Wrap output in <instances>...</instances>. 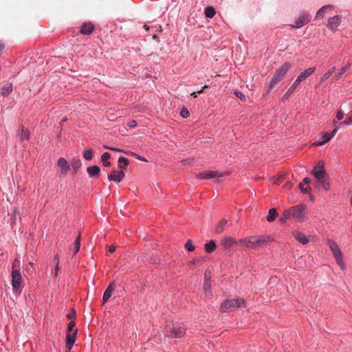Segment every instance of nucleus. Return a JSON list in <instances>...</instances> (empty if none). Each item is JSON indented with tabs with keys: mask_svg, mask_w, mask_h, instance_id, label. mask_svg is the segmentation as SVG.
I'll list each match as a JSON object with an SVG mask.
<instances>
[{
	"mask_svg": "<svg viewBox=\"0 0 352 352\" xmlns=\"http://www.w3.org/2000/svg\"><path fill=\"white\" fill-rule=\"evenodd\" d=\"M137 125V122L135 120H131L128 122V126L130 128H133Z\"/></svg>",
	"mask_w": 352,
	"mask_h": 352,
	"instance_id": "nucleus-48",
	"label": "nucleus"
},
{
	"mask_svg": "<svg viewBox=\"0 0 352 352\" xmlns=\"http://www.w3.org/2000/svg\"><path fill=\"white\" fill-rule=\"evenodd\" d=\"M185 248L189 251V252H192L195 250V246L192 244V242L190 240H188L186 244H185Z\"/></svg>",
	"mask_w": 352,
	"mask_h": 352,
	"instance_id": "nucleus-42",
	"label": "nucleus"
},
{
	"mask_svg": "<svg viewBox=\"0 0 352 352\" xmlns=\"http://www.w3.org/2000/svg\"><path fill=\"white\" fill-rule=\"evenodd\" d=\"M328 244H329L331 251L332 252V253L334 256V258L340 256L342 255V252H341L338 244L336 243V242H335L332 239H329Z\"/></svg>",
	"mask_w": 352,
	"mask_h": 352,
	"instance_id": "nucleus-16",
	"label": "nucleus"
},
{
	"mask_svg": "<svg viewBox=\"0 0 352 352\" xmlns=\"http://www.w3.org/2000/svg\"><path fill=\"white\" fill-rule=\"evenodd\" d=\"M335 69H336L335 67H333L331 69H329L327 72H325L321 78V81L324 82L326 80H327L331 76V74L333 73V72L335 71Z\"/></svg>",
	"mask_w": 352,
	"mask_h": 352,
	"instance_id": "nucleus-37",
	"label": "nucleus"
},
{
	"mask_svg": "<svg viewBox=\"0 0 352 352\" xmlns=\"http://www.w3.org/2000/svg\"><path fill=\"white\" fill-rule=\"evenodd\" d=\"M295 236L296 239L303 245H305L309 242L307 237L302 233L298 232Z\"/></svg>",
	"mask_w": 352,
	"mask_h": 352,
	"instance_id": "nucleus-33",
	"label": "nucleus"
},
{
	"mask_svg": "<svg viewBox=\"0 0 352 352\" xmlns=\"http://www.w3.org/2000/svg\"><path fill=\"white\" fill-rule=\"evenodd\" d=\"M16 261L12 264V286L14 289H18L21 287L22 283V276L19 270L16 269Z\"/></svg>",
	"mask_w": 352,
	"mask_h": 352,
	"instance_id": "nucleus-4",
	"label": "nucleus"
},
{
	"mask_svg": "<svg viewBox=\"0 0 352 352\" xmlns=\"http://www.w3.org/2000/svg\"><path fill=\"white\" fill-rule=\"evenodd\" d=\"M33 265H34V263L32 262H30L28 263V266L26 267L25 268V271L29 274H32L33 273V270H32V268H33Z\"/></svg>",
	"mask_w": 352,
	"mask_h": 352,
	"instance_id": "nucleus-45",
	"label": "nucleus"
},
{
	"mask_svg": "<svg viewBox=\"0 0 352 352\" xmlns=\"http://www.w3.org/2000/svg\"><path fill=\"white\" fill-rule=\"evenodd\" d=\"M82 162L80 160L76 159L73 160L71 163L72 170L74 173H76L77 171L80 168Z\"/></svg>",
	"mask_w": 352,
	"mask_h": 352,
	"instance_id": "nucleus-23",
	"label": "nucleus"
},
{
	"mask_svg": "<svg viewBox=\"0 0 352 352\" xmlns=\"http://www.w3.org/2000/svg\"><path fill=\"white\" fill-rule=\"evenodd\" d=\"M298 85L299 84L295 80L283 96V100H285L290 94H292Z\"/></svg>",
	"mask_w": 352,
	"mask_h": 352,
	"instance_id": "nucleus-30",
	"label": "nucleus"
},
{
	"mask_svg": "<svg viewBox=\"0 0 352 352\" xmlns=\"http://www.w3.org/2000/svg\"><path fill=\"white\" fill-rule=\"evenodd\" d=\"M207 87L206 85L204 86V87H203L200 90H199L197 92H198V93H201V92L203 91L204 88H205V87Z\"/></svg>",
	"mask_w": 352,
	"mask_h": 352,
	"instance_id": "nucleus-61",
	"label": "nucleus"
},
{
	"mask_svg": "<svg viewBox=\"0 0 352 352\" xmlns=\"http://www.w3.org/2000/svg\"><path fill=\"white\" fill-rule=\"evenodd\" d=\"M118 163L120 164L122 163L124 164V168L126 166L129 165V161L127 158L124 157H122V156H120L119 158H118Z\"/></svg>",
	"mask_w": 352,
	"mask_h": 352,
	"instance_id": "nucleus-40",
	"label": "nucleus"
},
{
	"mask_svg": "<svg viewBox=\"0 0 352 352\" xmlns=\"http://www.w3.org/2000/svg\"><path fill=\"white\" fill-rule=\"evenodd\" d=\"M54 261H56V266L54 271V275L55 277L58 276V273L59 271V267H58V256L56 255L54 256Z\"/></svg>",
	"mask_w": 352,
	"mask_h": 352,
	"instance_id": "nucleus-41",
	"label": "nucleus"
},
{
	"mask_svg": "<svg viewBox=\"0 0 352 352\" xmlns=\"http://www.w3.org/2000/svg\"><path fill=\"white\" fill-rule=\"evenodd\" d=\"M340 124H344V125H351L352 124V121L349 120V121H347V120H344L342 122H341Z\"/></svg>",
	"mask_w": 352,
	"mask_h": 352,
	"instance_id": "nucleus-53",
	"label": "nucleus"
},
{
	"mask_svg": "<svg viewBox=\"0 0 352 352\" xmlns=\"http://www.w3.org/2000/svg\"><path fill=\"white\" fill-rule=\"evenodd\" d=\"M75 325H76L75 322L73 320H71L68 323V325H67V333H73L74 329H76V328H75Z\"/></svg>",
	"mask_w": 352,
	"mask_h": 352,
	"instance_id": "nucleus-39",
	"label": "nucleus"
},
{
	"mask_svg": "<svg viewBox=\"0 0 352 352\" xmlns=\"http://www.w3.org/2000/svg\"><path fill=\"white\" fill-rule=\"evenodd\" d=\"M4 44L0 41V52L4 49Z\"/></svg>",
	"mask_w": 352,
	"mask_h": 352,
	"instance_id": "nucleus-57",
	"label": "nucleus"
},
{
	"mask_svg": "<svg viewBox=\"0 0 352 352\" xmlns=\"http://www.w3.org/2000/svg\"><path fill=\"white\" fill-rule=\"evenodd\" d=\"M299 188H300V191L303 193H307L308 192V188H304L302 184H300Z\"/></svg>",
	"mask_w": 352,
	"mask_h": 352,
	"instance_id": "nucleus-51",
	"label": "nucleus"
},
{
	"mask_svg": "<svg viewBox=\"0 0 352 352\" xmlns=\"http://www.w3.org/2000/svg\"><path fill=\"white\" fill-rule=\"evenodd\" d=\"M217 248L216 243L213 240H210L208 243L204 245L205 251L208 253H210L214 251Z\"/></svg>",
	"mask_w": 352,
	"mask_h": 352,
	"instance_id": "nucleus-26",
	"label": "nucleus"
},
{
	"mask_svg": "<svg viewBox=\"0 0 352 352\" xmlns=\"http://www.w3.org/2000/svg\"><path fill=\"white\" fill-rule=\"evenodd\" d=\"M233 243L234 239L231 237L226 238L222 241V245L226 249L231 248Z\"/></svg>",
	"mask_w": 352,
	"mask_h": 352,
	"instance_id": "nucleus-34",
	"label": "nucleus"
},
{
	"mask_svg": "<svg viewBox=\"0 0 352 352\" xmlns=\"http://www.w3.org/2000/svg\"><path fill=\"white\" fill-rule=\"evenodd\" d=\"M311 173L316 177L318 182H320L326 177V173L323 166H316L311 170Z\"/></svg>",
	"mask_w": 352,
	"mask_h": 352,
	"instance_id": "nucleus-12",
	"label": "nucleus"
},
{
	"mask_svg": "<svg viewBox=\"0 0 352 352\" xmlns=\"http://www.w3.org/2000/svg\"><path fill=\"white\" fill-rule=\"evenodd\" d=\"M227 224V221L226 219H222L217 226L215 228V232L217 234L221 233Z\"/></svg>",
	"mask_w": 352,
	"mask_h": 352,
	"instance_id": "nucleus-29",
	"label": "nucleus"
},
{
	"mask_svg": "<svg viewBox=\"0 0 352 352\" xmlns=\"http://www.w3.org/2000/svg\"><path fill=\"white\" fill-rule=\"evenodd\" d=\"M329 133H321V138H322V141H318L316 144V145H323L325 143L328 142L331 138H330Z\"/></svg>",
	"mask_w": 352,
	"mask_h": 352,
	"instance_id": "nucleus-32",
	"label": "nucleus"
},
{
	"mask_svg": "<svg viewBox=\"0 0 352 352\" xmlns=\"http://www.w3.org/2000/svg\"><path fill=\"white\" fill-rule=\"evenodd\" d=\"M333 6L331 5H326L320 8V10L317 12L315 19H320L324 16V13L326 12L327 9H332Z\"/></svg>",
	"mask_w": 352,
	"mask_h": 352,
	"instance_id": "nucleus-24",
	"label": "nucleus"
},
{
	"mask_svg": "<svg viewBox=\"0 0 352 352\" xmlns=\"http://www.w3.org/2000/svg\"><path fill=\"white\" fill-rule=\"evenodd\" d=\"M311 20V16L307 13H302L295 22V25H291L292 28L298 29L307 24Z\"/></svg>",
	"mask_w": 352,
	"mask_h": 352,
	"instance_id": "nucleus-8",
	"label": "nucleus"
},
{
	"mask_svg": "<svg viewBox=\"0 0 352 352\" xmlns=\"http://www.w3.org/2000/svg\"><path fill=\"white\" fill-rule=\"evenodd\" d=\"M180 115L182 118H186L190 116L189 111L186 109H182L180 111Z\"/></svg>",
	"mask_w": 352,
	"mask_h": 352,
	"instance_id": "nucleus-44",
	"label": "nucleus"
},
{
	"mask_svg": "<svg viewBox=\"0 0 352 352\" xmlns=\"http://www.w3.org/2000/svg\"><path fill=\"white\" fill-rule=\"evenodd\" d=\"M339 129V127L338 126H336L329 135H330V138H333L336 134V133L338 132Z\"/></svg>",
	"mask_w": 352,
	"mask_h": 352,
	"instance_id": "nucleus-50",
	"label": "nucleus"
},
{
	"mask_svg": "<svg viewBox=\"0 0 352 352\" xmlns=\"http://www.w3.org/2000/svg\"><path fill=\"white\" fill-rule=\"evenodd\" d=\"M87 172L89 177L98 178L100 175V168L97 165L88 166L87 168Z\"/></svg>",
	"mask_w": 352,
	"mask_h": 352,
	"instance_id": "nucleus-14",
	"label": "nucleus"
},
{
	"mask_svg": "<svg viewBox=\"0 0 352 352\" xmlns=\"http://www.w3.org/2000/svg\"><path fill=\"white\" fill-rule=\"evenodd\" d=\"M315 71V67H310L301 72L295 80L299 85L301 81L310 76Z\"/></svg>",
	"mask_w": 352,
	"mask_h": 352,
	"instance_id": "nucleus-15",
	"label": "nucleus"
},
{
	"mask_svg": "<svg viewBox=\"0 0 352 352\" xmlns=\"http://www.w3.org/2000/svg\"><path fill=\"white\" fill-rule=\"evenodd\" d=\"M290 212L291 211H289V209L284 211V212L281 214V216L279 218V221L282 223H285L287 220L289 218V217H291Z\"/></svg>",
	"mask_w": 352,
	"mask_h": 352,
	"instance_id": "nucleus-35",
	"label": "nucleus"
},
{
	"mask_svg": "<svg viewBox=\"0 0 352 352\" xmlns=\"http://www.w3.org/2000/svg\"><path fill=\"white\" fill-rule=\"evenodd\" d=\"M336 118L339 120L343 119L344 113L341 111H338L336 113Z\"/></svg>",
	"mask_w": 352,
	"mask_h": 352,
	"instance_id": "nucleus-49",
	"label": "nucleus"
},
{
	"mask_svg": "<svg viewBox=\"0 0 352 352\" xmlns=\"http://www.w3.org/2000/svg\"><path fill=\"white\" fill-rule=\"evenodd\" d=\"M333 123L334 124H337V122H336V120H333Z\"/></svg>",
	"mask_w": 352,
	"mask_h": 352,
	"instance_id": "nucleus-63",
	"label": "nucleus"
},
{
	"mask_svg": "<svg viewBox=\"0 0 352 352\" xmlns=\"http://www.w3.org/2000/svg\"><path fill=\"white\" fill-rule=\"evenodd\" d=\"M57 165L60 168V173L61 175H65L70 168L68 162L64 157L58 158Z\"/></svg>",
	"mask_w": 352,
	"mask_h": 352,
	"instance_id": "nucleus-13",
	"label": "nucleus"
},
{
	"mask_svg": "<svg viewBox=\"0 0 352 352\" xmlns=\"http://www.w3.org/2000/svg\"><path fill=\"white\" fill-rule=\"evenodd\" d=\"M30 132L28 129H26L23 127L21 128V140H28L30 139Z\"/></svg>",
	"mask_w": 352,
	"mask_h": 352,
	"instance_id": "nucleus-36",
	"label": "nucleus"
},
{
	"mask_svg": "<svg viewBox=\"0 0 352 352\" xmlns=\"http://www.w3.org/2000/svg\"><path fill=\"white\" fill-rule=\"evenodd\" d=\"M80 234H79L78 237L75 239L74 243L70 247V250L73 252L74 254H76L80 250Z\"/></svg>",
	"mask_w": 352,
	"mask_h": 352,
	"instance_id": "nucleus-22",
	"label": "nucleus"
},
{
	"mask_svg": "<svg viewBox=\"0 0 352 352\" xmlns=\"http://www.w3.org/2000/svg\"><path fill=\"white\" fill-rule=\"evenodd\" d=\"M223 175V173H219L218 171H207L197 174V177L198 179H209L222 177Z\"/></svg>",
	"mask_w": 352,
	"mask_h": 352,
	"instance_id": "nucleus-9",
	"label": "nucleus"
},
{
	"mask_svg": "<svg viewBox=\"0 0 352 352\" xmlns=\"http://www.w3.org/2000/svg\"><path fill=\"white\" fill-rule=\"evenodd\" d=\"M67 120V118H64L62 120V122H65Z\"/></svg>",
	"mask_w": 352,
	"mask_h": 352,
	"instance_id": "nucleus-64",
	"label": "nucleus"
},
{
	"mask_svg": "<svg viewBox=\"0 0 352 352\" xmlns=\"http://www.w3.org/2000/svg\"><path fill=\"white\" fill-rule=\"evenodd\" d=\"M115 250H116V246H114V245H111V246H109V251L111 253L114 252H115Z\"/></svg>",
	"mask_w": 352,
	"mask_h": 352,
	"instance_id": "nucleus-55",
	"label": "nucleus"
},
{
	"mask_svg": "<svg viewBox=\"0 0 352 352\" xmlns=\"http://www.w3.org/2000/svg\"><path fill=\"white\" fill-rule=\"evenodd\" d=\"M132 155L134 156L136 159H138V160H139L140 161L147 162V160L145 157H142V156L138 155L137 153H132Z\"/></svg>",
	"mask_w": 352,
	"mask_h": 352,
	"instance_id": "nucleus-47",
	"label": "nucleus"
},
{
	"mask_svg": "<svg viewBox=\"0 0 352 352\" xmlns=\"http://www.w3.org/2000/svg\"><path fill=\"white\" fill-rule=\"evenodd\" d=\"M338 265L340 266L341 270H344L345 269V264H344V262L342 264H339Z\"/></svg>",
	"mask_w": 352,
	"mask_h": 352,
	"instance_id": "nucleus-58",
	"label": "nucleus"
},
{
	"mask_svg": "<svg viewBox=\"0 0 352 352\" xmlns=\"http://www.w3.org/2000/svg\"><path fill=\"white\" fill-rule=\"evenodd\" d=\"M186 331V329L183 322H175L172 326L170 336L175 338H182Z\"/></svg>",
	"mask_w": 352,
	"mask_h": 352,
	"instance_id": "nucleus-6",
	"label": "nucleus"
},
{
	"mask_svg": "<svg viewBox=\"0 0 352 352\" xmlns=\"http://www.w3.org/2000/svg\"><path fill=\"white\" fill-rule=\"evenodd\" d=\"M78 333V329H74L73 333H67L66 335V343L65 346L67 351H69L73 347L75 342L76 341V336Z\"/></svg>",
	"mask_w": 352,
	"mask_h": 352,
	"instance_id": "nucleus-10",
	"label": "nucleus"
},
{
	"mask_svg": "<svg viewBox=\"0 0 352 352\" xmlns=\"http://www.w3.org/2000/svg\"><path fill=\"white\" fill-rule=\"evenodd\" d=\"M292 67V65L289 63H285L278 69H276L272 78H271L269 84V87L267 90V94L270 93L271 89L273 88L274 85L280 81Z\"/></svg>",
	"mask_w": 352,
	"mask_h": 352,
	"instance_id": "nucleus-2",
	"label": "nucleus"
},
{
	"mask_svg": "<svg viewBox=\"0 0 352 352\" xmlns=\"http://www.w3.org/2000/svg\"><path fill=\"white\" fill-rule=\"evenodd\" d=\"M291 216L294 219L302 221L305 215L306 207L305 205L300 204L296 206L291 207L289 209Z\"/></svg>",
	"mask_w": 352,
	"mask_h": 352,
	"instance_id": "nucleus-5",
	"label": "nucleus"
},
{
	"mask_svg": "<svg viewBox=\"0 0 352 352\" xmlns=\"http://www.w3.org/2000/svg\"><path fill=\"white\" fill-rule=\"evenodd\" d=\"M109 150L116 151V152H121L120 149H119L118 148L112 147V146H111V148H109Z\"/></svg>",
	"mask_w": 352,
	"mask_h": 352,
	"instance_id": "nucleus-56",
	"label": "nucleus"
},
{
	"mask_svg": "<svg viewBox=\"0 0 352 352\" xmlns=\"http://www.w3.org/2000/svg\"><path fill=\"white\" fill-rule=\"evenodd\" d=\"M115 289L116 287L114 283H111L108 285L102 296L103 303H105L106 302L108 301V300L111 298L112 293L115 291Z\"/></svg>",
	"mask_w": 352,
	"mask_h": 352,
	"instance_id": "nucleus-17",
	"label": "nucleus"
},
{
	"mask_svg": "<svg viewBox=\"0 0 352 352\" xmlns=\"http://www.w3.org/2000/svg\"><path fill=\"white\" fill-rule=\"evenodd\" d=\"M303 184H309L311 182V180L308 177H305L302 181Z\"/></svg>",
	"mask_w": 352,
	"mask_h": 352,
	"instance_id": "nucleus-54",
	"label": "nucleus"
},
{
	"mask_svg": "<svg viewBox=\"0 0 352 352\" xmlns=\"http://www.w3.org/2000/svg\"><path fill=\"white\" fill-rule=\"evenodd\" d=\"M191 96H192L193 97L196 98L197 97V92L196 91H193L192 93H191Z\"/></svg>",
	"mask_w": 352,
	"mask_h": 352,
	"instance_id": "nucleus-59",
	"label": "nucleus"
},
{
	"mask_svg": "<svg viewBox=\"0 0 352 352\" xmlns=\"http://www.w3.org/2000/svg\"><path fill=\"white\" fill-rule=\"evenodd\" d=\"M351 66V63H348L345 66L342 67L338 72L335 75L334 78L335 79H339L341 78V76L346 72L347 69H349Z\"/></svg>",
	"mask_w": 352,
	"mask_h": 352,
	"instance_id": "nucleus-31",
	"label": "nucleus"
},
{
	"mask_svg": "<svg viewBox=\"0 0 352 352\" xmlns=\"http://www.w3.org/2000/svg\"><path fill=\"white\" fill-rule=\"evenodd\" d=\"M12 91V83H7L4 85L1 90L0 93L2 96H6L9 95Z\"/></svg>",
	"mask_w": 352,
	"mask_h": 352,
	"instance_id": "nucleus-20",
	"label": "nucleus"
},
{
	"mask_svg": "<svg viewBox=\"0 0 352 352\" xmlns=\"http://www.w3.org/2000/svg\"><path fill=\"white\" fill-rule=\"evenodd\" d=\"M76 317V311L73 308L72 309L71 311L67 314V318L69 319H72Z\"/></svg>",
	"mask_w": 352,
	"mask_h": 352,
	"instance_id": "nucleus-46",
	"label": "nucleus"
},
{
	"mask_svg": "<svg viewBox=\"0 0 352 352\" xmlns=\"http://www.w3.org/2000/svg\"><path fill=\"white\" fill-rule=\"evenodd\" d=\"M204 13L206 18L212 19L216 14V11L212 6H207Z\"/></svg>",
	"mask_w": 352,
	"mask_h": 352,
	"instance_id": "nucleus-28",
	"label": "nucleus"
},
{
	"mask_svg": "<svg viewBox=\"0 0 352 352\" xmlns=\"http://www.w3.org/2000/svg\"><path fill=\"white\" fill-rule=\"evenodd\" d=\"M245 307V302L243 299L236 298L225 300L221 306V310L223 312H230L236 310L237 308H242Z\"/></svg>",
	"mask_w": 352,
	"mask_h": 352,
	"instance_id": "nucleus-3",
	"label": "nucleus"
},
{
	"mask_svg": "<svg viewBox=\"0 0 352 352\" xmlns=\"http://www.w3.org/2000/svg\"><path fill=\"white\" fill-rule=\"evenodd\" d=\"M204 289L206 294H210L211 285H210V273L206 272L204 276Z\"/></svg>",
	"mask_w": 352,
	"mask_h": 352,
	"instance_id": "nucleus-19",
	"label": "nucleus"
},
{
	"mask_svg": "<svg viewBox=\"0 0 352 352\" xmlns=\"http://www.w3.org/2000/svg\"><path fill=\"white\" fill-rule=\"evenodd\" d=\"M144 28L146 30V31H148L149 30V27L146 25H144Z\"/></svg>",
	"mask_w": 352,
	"mask_h": 352,
	"instance_id": "nucleus-60",
	"label": "nucleus"
},
{
	"mask_svg": "<svg viewBox=\"0 0 352 352\" xmlns=\"http://www.w3.org/2000/svg\"><path fill=\"white\" fill-rule=\"evenodd\" d=\"M276 217H277L276 209L273 208L270 209L266 219L268 222H272L276 219Z\"/></svg>",
	"mask_w": 352,
	"mask_h": 352,
	"instance_id": "nucleus-27",
	"label": "nucleus"
},
{
	"mask_svg": "<svg viewBox=\"0 0 352 352\" xmlns=\"http://www.w3.org/2000/svg\"><path fill=\"white\" fill-rule=\"evenodd\" d=\"M270 241L268 235H254L239 240V243L247 248L255 249L265 245Z\"/></svg>",
	"mask_w": 352,
	"mask_h": 352,
	"instance_id": "nucleus-1",
	"label": "nucleus"
},
{
	"mask_svg": "<svg viewBox=\"0 0 352 352\" xmlns=\"http://www.w3.org/2000/svg\"><path fill=\"white\" fill-rule=\"evenodd\" d=\"M94 25L91 23H90V22L84 23L81 26L80 32L82 34L89 35L94 31Z\"/></svg>",
	"mask_w": 352,
	"mask_h": 352,
	"instance_id": "nucleus-18",
	"label": "nucleus"
},
{
	"mask_svg": "<svg viewBox=\"0 0 352 352\" xmlns=\"http://www.w3.org/2000/svg\"><path fill=\"white\" fill-rule=\"evenodd\" d=\"M234 94L237 98H240L242 100L245 99V95L239 90H235L234 91Z\"/></svg>",
	"mask_w": 352,
	"mask_h": 352,
	"instance_id": "nucleus-43",
	"label": "nucleus"
},
{
	"mask_svg": "<svg viewBox=\"0 0 352 352\" xmlns=\"http://www.w3.org/2000/svg\"><path fill=\"white\" fill-rule=\"evenodd\" d=\"M118 168L120 170L117 172L113 171L111 175H108L109 181L120 182L124 177V167L121 164H118Z\"/></svg>",
	"mask_w": 352,
	"mask_h": 352,
	"instance_id": "nucleus-11",
	"label": "nucleus"
},
{
	"mask_svg": "<svg viewBox=\"0 0 352 352\" xmlns=\"http://www.w3.org/2000/svg\"><path fill=\"white\" fill-rule=\"evenodd\" d=\"M335 259L338 265L342 264L344 262L342 258V255L340 256L336 257Z\"/></svg>",
	"mask_w": 352,
	"mask_h": 352,
	"instance_id": "nucleus-52",
	"label": "nucleus"
},
{
	"mask_svg": "<svg viewBox=\"0 0 352 352\" xmlns=\"http://www.w3.org/2000/svg\"><path fill=\"white\" fill-rule=\"evenodd\" d=\"M94 151L91 148H85L82 152V157L86 160H91L94 157Z\"/></svg>",
	"mask_w": 352,
	"mask_h": 352,
	"instance_id": "nucleus-21",
	"label": "nucleus"
},
{
	"mask_svg": "<svg viewBox=\"0 0 352 352\" xmlns=\"http://www.w3.org/2000/svg\"><path fill=\"white\" fill-rule=\"evenodd\" d=\"M341 15H335L333 16L329 17L327 21V26L329 29L333 32H335L338 30V28L341 23Z\"/></svg>",
	"mask_w": 352,
	"mask_h": 352,
	"instance_id": "nucleus-7",
	"label": "nucleus"
},
{
	"mask_svg": "<svg viewBox=\"0 0 352 352\" xmlns=\"http://www.w3.org/2000/svg\"><path fill=\"white\" fill-rule=\"evenodd\" d=\"M111 155L108 152H104L101 157V161L102 162V164L105 167H109L111 166V162L109 161V159L110 158Z\"/></svg>",
	"mask_w": 352,
	"mask_h": 352,
	"instance_id": "nucleus-25",
	"label": "nucleus"
},
{
	"mask_svg": "<svg viewBox=\"0 0 352 352\" xmlns=\"http://www.w3.org/2000/svg\"><path fill=\"white\" fill-rule=\"evenodd\" d=\"M103 147L104 148H107V149H109V148H111V146H107V145H104Z\"/></svg>",
	"mask_w": 352,
	"mask_h": 352,
	"instance_id": "nucleus-62",
	"label": "nucleus"
},
{
	"mask_svg": "<svg viewBox=\"0 0 352 352\" xmlns=\"http://www.w3.org/2000/svg\"><path fill=\"white\" fill-rule=\"evenodd\" d=\"M318 185H321L322 188L325 190H329L330 188V184L329 182L326 179V177L324 178L322 180H320V182H318Z\"/></svg>",
	"mask_w": 352,
	"mask_h": 352,
	"instance_id": "nucleus-38",
	"label": "nucleus"
}]
</instances>
